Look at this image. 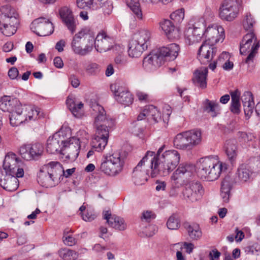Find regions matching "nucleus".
Segmentation results:
<instances>
[{"mask_svg":"<svg viewBox=\"0 0 260 260\" xmlns=\"http://www.w3.org/2000/svg\"><path fill=\"white\" fill-rule=\"evenodd\" d=\"M37 180L41 186L47 188L54 186L56 184L47 170L44 169V166L40 169Z\"/></svg>","mask_w":260,"mask_h":260,"instance_id":"obj_28","label":"nucleus"},{"mask_svg":"<svg viewBox=\"0 0 260 260\" xmlns=\"http://www.w3.org/2000/svg\"><path fill=\"white\" fill-rule=\"evenodd\" d=\"M63 241L66 245L70 246L75 245L76 243V240L71 235L66 236L65 234L63 237Z\"/></svg>","mask_w":260,"mask_h":260,"instance_id":"obj_56","label":"nucleus"},{"mask_svg":"<svg viewBox=\"0 0 260 260\" xmlns=\"http://www.w3.org/2000/svg\"><path fill=\"white\" fill-rule=\"evenodd\" d=\"M211 159L210 156L201 158L198 164L197 175L203 181H210Z\"/></svg>","mask_w":260,"mask_h":260,"instance_id":"obj_20","label":"nucleus"},{"mask_svg":"<svg viewBox=\"0 0 260 260\" xmlns=\"http://www.w3.org/2000/svg\"><path fill=\"white\" fill-rule=\"evenodd\" d=\"M113 44V38L107 36L104 31L99 32L95 39L94 38V47L96 50L99 52L109 50L112 47Z\"/></svg>","mask_w":260,"mask_h":260,"instance_id":"obj_19","label":"nucleus"},{"mask_svg":"<svg viewBox=\"0 0 260 260\" xmlns=\"http://www.w3.org/2000/svg\"><path fill=\"white\" fill-rule=\"evenodd\" d=\"M135 41V40L132 39L128 44V54L132 57H138L140 56L143 52L147 49Z\"/></svg>","mask_w":260,"mask_h":260,"instance_id":"obj_36","label":"nucleus"},{"mask_svg":"<svg viewBox=\"0 0 260 260\" xmlns=\"http://www.w3.org/2000/svg\"><path fill=\"white\" fill-rule=\"evenodd\" d=\"M237 137L239 141L242 144H246L251 141L254 137L251 133L239 131L237 133Z\"/></svg>","mask_w":260,"mask_h":260,"instance_id":"obj_47","label":"nucleus"},{"mask_svg":"<svg viewBox=\"0 0 260 260\" xmlns=\"http://www.w3.org/2000/svg\"><path fill=\"white\" fill-rule=\"evenodd\" d=\"M251 174V171L245 165H241L238 169V177L242 182H246L249 179Z\"/></svg>","mask_w":260,"mask_h":260,"instance_id":"obj_45","label":"nucleus"},{"mask_svg":"<svg viewBox=\"0 0 260 260\" xmlns=\"http://www.w3.org/2000/svg\"><path fill=\"white\" fill-rule=\"evenodd\" d=\"M150 38V32L148 30L142 29L134 34L132 40H135V42L141 45L143 47L147 49Z\"/></svg>","mask_w":260,"mask_h":260,"instance_id":"obj_32","label":"nucleus"},{"mask_svg":"<svg viewBox=\"0 0 260 260\" xmlns=\"http://www.w3.org/2000/svg\"><path fill=\"white\" fill-rule=\"evenodd\" d=\"M30 151L31 154L32 160H38L43 155L44 152V146L42 144L40 143H35L28 144Z\"/></svg>","mask_w":260,"mask_h":260,"instance_id":"obj_41","label":"nucleus"},{"mask_svg":"<svg viewBox=\"0 0 260 260\" xmlns=\"http://www.w3.org/2000/svg\"><path fill=\"white\" fill-rule=\"evenodd\" d=\"M170 18L177 23L181 22L184 18V9L181 8L176 10L170 15Z\"/></svg>","mask_w":260,"mask_h":260,"instance_id":"obj_46","label":"nucleus"},{"mask_svg":"<svg viewBox=\"0 0 260 260\" xmlns=\"http://www.w3.org/2000/svg\"><path fill=\"white\" fill-rule=\"evenodd\" d=\"M85 42L87 43L85 45L84 48H82L80 50V51H78V54L82 56H85L88 54L93 49V45L94 41V37L91 35H86V38L84 40Z\"/></svg>","mask_w":260,"mask_h":260,"instance_id":"obj_43","label":"nucleus"},{"mask_svg":"<svg viewBox=\"0 0 260 260\" xmlns=\"http://www.w3.org/2000/svg\"><path fill=\"white\" fill-rule=\"evenodd\" d=\"M184 226L187 230L189 237L192 240H197L201 237L202 232L198 224L185 222Z\"/></svg>","mask_w":260,"mask_h":260,"instance_id":"obj_35","label":"nucleus"},{"mask_svg":"<svg viewBox=\"0 0 260 260\" xmlns=\"http://www.w3.org/2000/svg\"><path fill=\"white\" fill-rule=\"evenodd\" d=\"M58 253L63 260H76L79 256L78 252L66 248L60 249Z\"/></svg>","mask_w":260,"mask_h":260,"instance_id":"obj_42","label":"nucleus"},{"mask_svg":"<svg viewBox=\"0 0 260 260\" xmlns=\"http://www.w3.org/2000/svg\"><path fill=\"white\" fill-rule=\"evenodd\" d=\"M21 161L13 152H9L6 155L3 162V168L7 175H15L17 177H22L24 170L21 165Z\"/></svg>","mask_w":260,"mask_h":260,"instance_id":"obj_10","label":"nucleus"},{"mask_svg":"<svg viewBox=\"0 0 260 260\" xmlns=\"http://www.w3.org/2000/svg\"><path fill=\"white\" fill-rule=\"evenodd\" d=\"M231 96V102L229 109L231 113L234 115H238L241 112V103L240 101V93L238 89L230 92Z\"/></svg>","mask_w":260,"mask_h":260,"instance_id":"obj_29","label":"nucleus"},{"mask_svg":"<svg viewBox=\"0 0 260 260\" xmlns=\"http://www.w3.org/2000/svg\"><path fill=\"white\" fill-rule=\"evenodd\" d=\"M19 75V71L16 67H12L8 71V76L11 79H17Z\"/></svg>","mask_w":260,"mask_h":260,"instance_id":"obj_59","label":"nucleus"},{"mask_svg":"<svg viewBox=\"0 0 260 260\" xmlns=\"http://www.w3.org/2000/svg\"><path fill=\"white\" fill-rule=\"evenodd\" d=\"M95 218V215L91 213L87 212L85 214H82V218L86 221H91L94 220Z\"/></svg>","mask_w":260,"mask_h":260,"instance_id":"obj_62","label":"nucleus"},{"mask_svg":"<svg viewBox=\"0 0 260 260\" xmlns=\"http://www.w3.org/2000/svg\"><path fill=\"white\" fill-rule=\"evenodd\" d=\"M23 114L25 115L26 118V122L31 120H35L40 118V109L37 107L30 105H23Z\"/></svg>","mask_w":260,"mask_h":260,"instance_id":"obj_34","label":"nucleus"},{"mask_svg":"<svg viewBox=\"0 0 260 260\" xmlns=\"http://www.w3.org/2000/svg\"><path fill=\"white\" fill-rule=\"evenodd\" d=\"M226 153L231 160H234L237 155V147L235 140H227L225 144Z\"/></svg>","mask_w":260,"mask_h":260,"instance_id":"obj_39","label":"nucleus"},{"mask_svg":"<svg viewBox=\"0 0 260 260\" xmlns=\"http://www.w3.org/2000/svg\"><path fill=\"white\" fill-rule=\"evenodd\" d=\"M125 156L119 152H115L106 156L102 159L100 170L106 175L115 176L122 170L124 164Z\"/></svg>","mask_w":260,"mask_h":260,"instance_id":"obj_6","label":"nucleus"},{"mask_svg":"<svg viewBox=\"0 0 260 260\" xmlns=\"http://www.w3.org/2000/svg\"><path fill=\"white\" fill-rule=\"evenodd\" d=\"M137 96L138 99L141 101H147L149 95L143 92L138 91L137 92Z\"/></svg>","mask_w":260,"mask_h":260,"instance_id":"obj_63","label":"nucleus"},{"mask_svg":"<svg viewBox=\"0 0 260 260\" xmlns=\"http://www.w3.org/2000/svg\"><path fill=\"white\" fill-rule=\"evenodd\" d=\"M255 23V20L252 17L250 13H247L243 20V26L245 29L249 30V32L253 31L252 27Z\"/></svg>","mask_w":260,"mask_h":260,"instance_id":"obj_48","label":"nucleus"},{"mask_svg":"<svg viewBox=\"0 0 260 260\" xmlns=\"http://www.w3.org/2000/svg\"><path fill=\"white\" fill-rule=\"evenodd\" d=\"M195 171V166L192 164H180L171 177L173 187L169 191V197H176L178 194L177 188L188 183Z\"/></svg>","mask_w":260,"mask_h":260,"instance_id":"obj_5","label":"nucleus"},{"mask_svg":"<svg viewBox=\"0 0 260 260\" xmlns=\"http://www.w3.org/2000/svg\"><path fill=\"white\" fill-rule=\"evenodd\" d=\"M59 14L63 23L72 34L74 33L76 30L77 21L72 11L67 7H63L59 10Z\"/></svg>","mask_w":260,"mask_h":260,"instance_id":"obj_21","label":"nucleus"},{"mask_svg":"<svg viewBox=\"0 0 260 260\" xmlns=\"http://www.w3.org/2000/svg\"><path fill=\"white\" fill-rule=\"evenodd\" d=\"M100 71V66L96 63H90L86 68V72L89 75H96Z\"/></svg>","mask_w":260,"mask_h":260,"instance_id":"obj_51","label":"nucleus"},{"mask_svg":"<svg viewBox=\"0 0 260 260\" xmlns=\"http://www.w3.org/2000/svg\"><path fill=\"white\" fill-rule=\"evenodd\" d=\"M203 193V186L199 181L191 182L183 191L184 198L192 203L200 200Z\"/></svg>","mask_w":260,"mask_h":260,"instance_id":"obj_16","label":"nucleus"},{"mask_svg":"<svg viewBox=\"0 0 260 260\" xmlns=\"http://www.w3.org/2000/svg\"><path fill=\"white\" fill-rule=\"evenodd\" d=\"M80 147L79 139L74 138H70L69 140H66L64 145L62 146L63 153L68 154L66 157L72 160H74L78 157Z\"/></svg>","mask_w":260,"mask_h":260,"instance_id":"obj_18","label":"nucleus"},{"mask_svg":"<svg viewBox=\"0 0 260 260\" xmlns=\"http://www.w3.org/2000/svg\"><path fill=\"white\" fill-rule=\"evenodd\" d=\"M242 0H224L220 8V17L226 21L233 20L239 13Z\"/></svg>","mask_w":260,"mask_h":260,"instance_id":"obj_13","label":"nucleus"},{"mask_svg":"<svg viewBox=\"0 0 260 260\" xmlns=\"http://www.w3.org/2000/svg\"><path fill=\"white\" fill-rule=\"evenodd\" d=\"M232 188V180L230 176H225L221 183V196L224 202L229 201L230 192Z\"/></svg>","mask_w":260,"mask_h":260,"instance_id":"obj_33","label":"nucleus"},{"mask_svg":"<svg viewBox=\"0 0 260 260\" xmlns=\"http://www.w3.org/2000/svg\"><path fill=\"white\" fill-rule=\"evenodd\" d=\"M66 104L69 110L74 115H75V113L77 112L76 104L73 99L68 97L66 100Z\"/></svg>","mask_w":260,"mask_h":260,"instance_id":"obj_53","label":"nucleus"},{"mask_svg":"<svg viewBox=\"0 0 260 260\" xmlns=\"http://www.w3.org/2000/svg\"><path fill=\"white\" fill-rule=\"evenodd\" d=\"M205 21L200 19L199 21L192 24V26H189L185 31L184 36L185 42L190 45L195 43L199 42L205 31H208L210 29V25H208L206 29Z\"/></svg>","mask_w":260,"mask_h":260,"instance_id":"obj_9","label":"nucleus"},{"mask_svg":"<svg viewBox=\"0 0 260 260\" xmlns=\"http://www.w3.org/2000/svg\"><path fill=\"white\" fill-rule=\"evenodd\" d=\"M109 249L105 246H103L100 244H95L92 247V250L98 255L102 256L105 250Z\"/></svg>","mask_w":260,"mask_h":260,"instance_id":"obj_54","label":"nucleus"},{"mask_svg":"<svg viewBox=\"0 0 260 260\" xmlns=\"http://www.w3.org/2000/svg\"><path fill=\"white\" fill-rule=\"evenodd\" d=\"M128 6L133 12L135 17L138 20H142L143 13L140 7L139 0H131Z\"/></svg>","mask_w":260,"mask_h":260,"instance_id":"obj_44","label":"nucleus"},{"mask_svg":"<svg viewBox=\"0 0 260 260\" xmlns=\"http://www.w3.org/2000/svg\"><path fill=\"white\" fill-rule=\"evenodd\" d=\"M91 108L94 111V113L97 114L94 119V125H113V121L112 119L107 118L106 112L102 106L95 103L91 105Z\"/></svg>","mask_w":260,"mask_h":260,"instance_id":"obj_23","label":"nucleus"},{"mask_svg":"<svg viewBox=\"0 0 260 260\" xmlns=\"http://www.w3.org/2000/svg\"><path fill=\"white\" fill-rule=\"evenodd\" d=\"M110 89L114 94L115 100L118 103L125 106H129L133 103V95L123 83L116 81L111 85Z\"/></svg>","mask_w":260,"mask_h":260,"instance_id":"obj_11","label":"nucleus"},{"mask_svg":"<svg viewBox=\"0 0 260 260\" xmlns=\"http://www.w3.org/2000/svg\"><path fill=\"white\" fill-rule=\"evenodd\" d=\"M66 42L63 40H60L57 42L55 45V49L58 52H62L63 50V47L65 46Z\"/></svg>","mask_w":260,"mask_h":260,"instance_id":"obj_64","label":"nucleus"},{"mask_svg":"<svg viewBox=\"0 0 260 260\" xmlns=\"http://www.w3.org/2000/svg\"><path fill=\"white\" fill-rule=\"evenodd\" d=\"M147 119L150 122L158 123L162 121V114L158 109L153 105L147 106Z\"/></svg>","mask_w":260,"mask_h":260,"instance_id":"obj_37","label":"nucleus"},{"mask_svg":"<svg viewBox=\"0 0 260 260\" xmlns=\"http://www.w3.org/2000/svg\"><path fill=\"white\" fill-rule=\"evenodd\" d=\"M244 114L246 119H249L253 112L254 107V103L252 96V94L250 91L245 92L242 98Z\"/></svg>","mask_w":260,"mask_h":260,"instance_id":"obj_25","label":"nucleus"},{"mask_svg":"<svg viewBox=\"0 0 260 260\" xmlns=\"http://www.w3.org/2000/svg\"><path fill=\"white\" fill-rule=\"evenodd\" d=\"M104 219L110 227L119 231H124L126 228V224L123 218L115 215H112L110 210L104 211L103 213Z\"/></svg>","mask_w":260,"mask_h":260,"instance_id":"obj_22","label":"nucleus"},{"mask_svg":"<svg viewBox=\"0 0 260 260\" xmlns=\"http://www.w3.org/2000/svg\"><path fill=\"white\" fill-rule=\"evenodd\" d=\"M31 29L39 36H47L52 34L54 30L52 23L44 17H40L31 23Z\"/></svg>","mask_w":260,"mask_h":260,"instance_id":"obj_15","label":"nucleus"},{"mask_svg":"<svg viewBox=\"0 0 260 260\" xmlns=\"http://www.w3.org/2000/svg\"><path fill=\"white\" fill-rule=\"evenodd\" d=\"M7 178L0 180V185L9 191L16 190L18 187V180L15 175H7Z\"/></svg>","mask_w":260,"mask_h":260,"instance_id":"obj_30","label":"nucleus"},{"mask_svg":"<svg viewBox=\"0 0 260 260\" xmlns=\"http://www.w3.org/2000/svg\"><path fill=\"white\" fill-rule=\"evenodd\" d=\"M159 26L169 39L176 37L178 32L174 23L169 19H164L159 22Z\"/></svg>","mask_w":260,"mask_h":260,"instance_id":"obj_31","label":"nucleus"},{"mask_svg":"<svg viewBox=\"0 0 260 260\" xmlns=\"http://www.w3.org/2000/svg\"><path fill=\"white\" fill-rule=\"evenodd\" d=\"M30 149L28 144L22 146L19 149V153L21 157L26 160H32L31 154L29 152Z\"/></svg>","mask_w":260,"mask_h":260,"instance_id":"obj_49","label":"nucleus"},{"mask_svg":"<svg viewBox=\"0 0 260 260\" xmlns=\"http://www.w3.org/2000/svg\"><path fill=\"white\" fill-rule=\"evenodd\" d=\"M111 126L105 124L95 125L96 131L94 138L92 140L91 146L95 151L100 152L105 149L109 138L108 127Z\"/></svg>","mask_w":260,"mask_h":260,"instance_id":"obj_12","label":"nucleus"},{"mask_svg":"<svg viewBox=\"0 0 260 260\" xmlns=\"http://www.w3.org/2000/svg\"><path fill=\"white\" fill-rule=\"evenodd\" d=\"M201 110L203 112L210 113L211 111V101L206 99L202 103Z\"/></svg>","mask_w":260,"mask_h":260,"instance_id":"obj_55","label":"nucleus"},{"mask_svg":"<svg viewBox=\"0 0 260 260\" xmlns=\"http://www.w3.org/2000/svg\"><path fill=\"white\" fill-rule=\"evenodd\" d=\"M19 23L18 14L11 6L0 8V30L6 36H11L17 31Z\"/></svg>","mask_w":260,"mask_h":260,"instance_id":"obj_4","label":"nucleus"},{"mask_svg":"<svg viewBox=\"0 0 260 260\" xmlns=\"http://www.w3.org/2000/svg\"><path fill=\"white\" fill-rule=\"evenodd\" d=\"M53 63L55 67L58 69H61L63 67V61L61 58L59 56H57L54 58Z\"/></svg>","mask_w":260,"mask_h":260,"instance_id":"obj_61","label":"nucleus"},{"mask_svg":"<svg viewBox=\"0 0 260 260\" xmlns=\"http://www.w3.org/2000/svg\"><path fill=\"white\" fill-rule=\"evenodd\" d=\"M141 218L147 222H150L152 219L155 218V215L151 211H146L143 213Z\"/></svg>","mask_w":260,"mask_h":260,"instance_id":"obj_60","label":"nucleus"},{"mask_svg":"<svg viewBox=\"0 0 260 260\" xmlns=\"http://www.w3.org/2000/svg\"><path fill=\"white\" fill-rule=\"evenodd\" d=\"M153 151H148L145 156L139 161L133 170L132 178L134 183L137 185H141L145 183L148 180L147 172L144 169L145 162L149 159V156H152Z\"/></svg>","mask_w":260,"mask_h":260,"instance_id":"obj_14","label":"nucleus"},{"mask_svg":"<svg viewBox=\"0 0 260 260\" xmlns=\"http://www.w3.org/2000/svg\"><path fill=\"white\" fill-rule=\"evenodd\" d=\"M221 107L217 102L212 101V117L216 116L220 113Z\"/></svg>","mask_w":260,"mask_h":260,"instance_id":"obj_57","label":"nucleus"},{"mask_svg":"<svg viewBox=\"0 0 260 260\" xmlns=\"http://www.w3.org/2000/svg\"><path fill=\"white\" fill-rule=\"evenodd\" d=\"M167 225L168 228L170 230H177L180 226V222L175 215H172L168 220Z\"/></svg>","mask_w":260,"mask_h":260,"instance_id":"obj_50","label":"nucleus"},{"mask_svg":"<svg viewBox=\"0 0 260 260\" xmlns=\"http://www.w3.org/2000/svg\"><path fill=\"white\" fill-rule=\"evenodd\" d=\"M165 146L163 145L156 154L154 152L152 156L149 157L152 178L157 175L167 176L178 165L180 158L178 152L175 150L164 151Z\"/></svg>","mask_w":260,"mask_h":260,"instance_id":"obj_1","label":"nucleus"},{"mask_svg":"<svg viewBox=\"0 0 260 260\" xmlns=\"http://www.w3.org/2000/svg\"><path fill=\"white\" fill-rule=\"evenodd\" d=\"M76 3L80 9H90L93 4V0H76Z\"/></svg>","mask_w":260,"mask_h":260,"instance_id":"obj_52","label":"nucleus"},{"mask_svg":"<svg viewBox=\"0 0 260 260\" xmlns=\"http://www.w3.org/2000/svg\"><path fill=\"white\" fill-rule=\"evenodd\" d=\"M23 105L18 107L9 115L10 122L12 126H17L21 123H25L26 118L25 115L23 114Z\"/></svg>","mask_w":260,"mask_h":260,"instance_id":"obj_27","label":"nucleus"},{"mask_svg":"<svg viewBox=\"0 0 260 260\" xmlns=\"http://www.w3.org/2000/svg\"><path fill=\"white\" fill-rule=\"evenodd\" d=\"M211 41L210 39L204 41L198 51V58L202 64L208 65V67H201L197 69L193 75L192 81L196 86L202 88L207 86L208 68L211 69Z\"/></svg>","mask_w":260,"mask_h":260,"instance_id":"obj_3","label":"nucleus"},{"mask_svg":"<svg viewBox=\"0 0 260 260\" xmlns=\"http://www.w3.org/2000/svg\"><path fill=\"white\" fill-rule=\"evenodd\" d=\"M212 158L216 159L217 162L212 166V181L217 180L221 173L226 170V165L218 160V156H215Z\"/></svg>","mask_w":260,"mask_h":260,"instance_id":"obj_40","label":"nucleus"},{"mask_svg":"<svg viewBox=\"0 0 260 260\" xmlns=\"http://www.w3.org/2000/svg\"><path fill=\"white\" fill-rule=\"evenodd\" d=\"M201 141V132L192 129L177 134L174 139V145L179 149L190 150L198 145Z\"/></svg>","mask_w":260,"mask_h":260,"instance_id":"obj_7","label":"nucleus"},{"mask_svg":"<svg viewBox=\"0 0 260 260\" xmlns=\"http://www.w3.org/2000/svg\"><path fill=\"white\" fill-rule=\"evenodd\" d=\"M212 40L214 39V44L222 43L225 38L224 28L217 24H212Z\"/></svg>","mask_w":260,"mask_h":260,"instance_id":"obj_38","label":"nucleus"},{"mask_svg":"<svg viewBox=\"0 0 260 260\" xmlns=\"http://www.w3.org/2000/svg\"><path fill=\"white\" fill-rule=\"evenodd\" d=\"M80 45V41L73 39L72 42L71 43V47L75 53L78 54V51H80V50L81 49Z\"/></svg>","mask_w":260,"mask_h":260,"instance_id":"obj_58","label":"nucleus"},{"mask_svg":"<svg viewBox=\"0 0 260 260\" xmlns=\"http://www.w3.org/2000/svg\"><path fill=\"white\" fill-rule=\"evenodd\" d=\"M51 176L56 184L59 182L60 177L62 176L63 169L62 165L57 161H51L44 166Z\"/></svg>","mask_w":260,"mask_h":260,"instance_id":"obj_24","label":"nucleus"},{"mask_svg":"<svg viewBox=\"0 0 260 260\" xmlns=\"http://www.w3.org/2000/svg\"><path fill=\"white\" fill-rule=\"evenodd\" d=\"M65 141L63 132L61 130L58 131L48 139L46 144L47 151L50 154L60 152L64 154L62 146L64 145Z\"/></svg>","mask_w":260,"mask_h":260,"instance_id":"obj_17","label":"nucleus"},{"mask_svg":"<svg viewBox=\"0 0 260 260\" xmlns=\"http://www.w3.org/2000/svg\"><path fill=\"white\" fill-rule=\"evenodd\" d=\"M22 104L17 98H12L5 96L0 100V109L3 111L12 112L18 107L21 106Z\"/></svg>","mask_w":260,"mask_h":260,"instance_id":"obj_26","label":"nucleus"},{"mask_svg":"<svg viewBox=\"0 0 260 260\" xmlns=\"http://www.w3.org/2000/svg\"><path fill=\"white\" fill-rule=\"evenodd\" d=\"M259 46V42L253 31H250L243 37L240 44V53L241 55L249 53L245 60L246 64L253 62Z\"/></svg>","mask_w":260,"mask_h":260,"instance_id":"obj_8","label":"nucleus"},{"mask_svg":"<svg viewBox=\"0 0 260 260\" xmlns=\"http://www.w3.org/2000/svg\"><path fill=\"white\" fill-rule=\"evenodd\" d=\"M179 46L172 43L159 48L155 53L149 54L143 59V67L148 70L160 67L165 61L174 60L178 55Z\"/></svg>","mask_w":260,"mask_h":260,"instance_id":"obj_2","label":"nucleus"}]
</instances>
